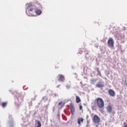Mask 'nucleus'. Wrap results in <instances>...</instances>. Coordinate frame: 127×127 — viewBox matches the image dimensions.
<instances>
[{
    "mask_svg": "<svg viewBox=\"0 0 127 127\" xmlns=\"http://www.w3.org/2000/svg\"><path fill=\"white\" fill-rule=\"evenodd\" d=\"M107 112L108 113H111L113 111L112 106L111 105H108L107 107Z\"/></svg>",
    "mask_w": 127,
    "mask_h": 127,
    "instance_id": "nucleus-8",
    "label": "nucleus"
},
{
    "mask_svg": "<svg viewBox=\"0 0 127 127\" xmlns=\"http://www.w3.org/2000/svg\"><path fill=\"white\" fill-rule=\"evenodd\" d=\"M107 44L109 47H114L115 43L113 38H109Z\"/></svg>",
    "mask_w": 127,
    "mask_h": 127,
    "instance_id": "nucleus-4",
    "label": "nucleus"
},
{
    "mask_svg": "<svg viewBox=\"0 0 127 127\" xmlns=\"http://www.w3.org/2000/svg\"><path fill=\"white\" fill-rule=\"evenodd\" d=\"M98 73H99L100 72L99 71V69H98Z\"/></svg>",
    "mask_w": 127,
    "mask_h": 127,
    "instance_id": "nucleus-18",
    "label": "nucleus"
},
{
    "mask_svg": "<svg viewBox=\"0 0 127 127\" xmlns=\"http://www.w3.org/2000/svg\"><path fill=\"white\" fill-rule=\"evenodd\" d=\"M108 93L109 94V95L112 97H115L116 96V93L115 92L112 90V89H110L108 90Z\"/></svg>",
    "mask_w": 127,
    "mask_h": 127,
    "instance_id": "nucleus-6",
    "label": "nucleus"
},
{
    "mask_svg": "<svg viewBox=\"0 0 127 127\" xmlns=\"http://www.w3.org/2000/svg\"><path fill=\"white\" fill-rule=\"evenodd\" d=\"M63 102H60V103H59L58 105L60 106L62 105L63 104Z\"/></svg>",
    "mask_w": 127,
    "mask_h": 127,
    "instance_id": "nucleus-16",
    "label": "nucleus"
},
{
    "mask_svg": "<svg viewBox=\"0 0 127 127\" xmlns=\"http://www.w3.org/2000/svg\"><path fill=\"white\" fill-rule=\"evenodd\" d=\"M37 123H38V126H37L36 127H41L42 125L41 123L39 121H37Z\"/></svg>",
    "mask_w": 127,
    "mask_h": 127,
    "instance_id": "nucleus-14",
    "label": "nucleus"
},
{
    "mask_svg": "<svg viewBox=\"0 0 127 127\" xmlns=\"http://www.w3.org/2000/svg\"><path fill=\"white\" fill-rule=\"evenodd\" d=\"M58 81L63 82L65 80V77L62 74H59L57 77Z\"/></svg>",
    "mask_w": 127,
    "mask_h": 127,
    "instance_id": "nucleus-5",
    "label": "nucleus"
},
{
    "mask_svg": "<svg viewBox=\"0 0 127 127\" xmlns=\"http://www.w3.org/2000/svg\"><path fill=\"white\" fill-rule=\"evenodd\" d=\"M79 110H82L83 107H82V106L81 105L79 106Z\"/></svg>",
    "mask_w": 127,
    "mask_h": 127,
    "instance_id": "nucleus-15",
    "label": "nucleus"
},
{
    "mask_svg": "<svg viewBox=\"0 0 127 127\" xmlns=\"http://www.w3.org/2000/svg\"><path fill=\"white\" fill-rule=\"evenodd\" d=\"M83 119L82 118H79L77 120V123L78 125H80L81 124V123H83Z\"/></svg>",
    "mask_w": 127,
    "mask_h": 127,
    "instance_id": "nucleus-11",
    "label": "nucleus"
},
{
    "mask_svg": "<svg viewBox=\"0 0 127 127\" xmlns=\"http://www.w3.org/2000/svg\"><path fill=\"white\" fill-rule=\"evenodd\" d=\"M126 124V123H124V127H127V125H125Z\"/></svg>",
    "mask_w": 127,
    "mask_h": 127,
    "instance_id": "nucleus-17",
    "label": "nucleus"
},
{
    "mask_svg": "<svg viewBox=\"0 0 127 127\" xmlns=\"http://www.w3.org/2000/svg\"><path fill=\"white\" fill-rule=\"evenodd\" d=\"M35 13L38 15H40L42 13V11L40 9H38L37 7H36V9L35 10Z\"/></svg>",
    "mask_w": 127,
    "mask_h": 127,
    "instance_id": "nucleus-9",
    "label": "nucleus"
},
{
    "mask_svg": "<svg viewBox=\"0 0 127 127\" xmlns=\"http://www.w3.org/2000/svg\"><path fill=\"white\" fill-rule=\"evenodd\" d=\"M95 102L97 104V106L99 108L102 109L105 106V103L103 99L98 98L95 100Z\"/></svg>",
    "mask_w": 127,
    "mask_h": 127,
    "instance_id": "nucleus-2",
    "label": "nucleus"
},
{
    "mask_svg": "<svg viewBox=\"0 0 127 127\" xmlns=\"http://www.w3.org/2000/svg\"><path fill=\"white\" fill-rule=\"evenodd\" d=\"M75 101L77 103H79L81 102V99H80L79 97L76 96L75 97Z\"/></svg>",
    "mask_w": 127,
    "mask_h": 127,
    "instance_id": "nucleus-12",
    "label": "nucleus"
},
{
    "mask_svg": "<svg viewBox=\"0 0 127 127\" xmlns=\"http://www.w3.org/2000/svg\"><path fill=\"white\" fill-rule=\"evenodd\" d=\"M26 5H27V14L29 16H33V13L35 12V10L36 9V5L30 3H27Z\"/></svg>",
    "mask_w": 127,
    "mask_h": 127,
    "instance_id": "nucleus-1",
    "label": "nucleus"
},
{
    "mask_svg": "<svg viewBox=\"0 0 127 127\" xmlns=\"http://www.w3.org/2000/svg\"><path fill=\"white\" fill-rule=\"evenodd\" d=\"M70 111L71 113V115H74V112H75V108L73 105H70Z\"/></svg>",
    "mask_w": 127,
    "mask_h": 127,
    "instance_id": "nucleus-7",
    "label": "nucleus"
},
{
    "mask_svg": "<svg viewBox=\"0 0 127 127\" xmlns=\"http://www.w3.org/2000/svg\"><path fill=\"white\" fill-rule=\"evenodd\" d=\"M7 104V102H3V103H2V107L3 108H5Z\"/></svg>",
    "mask_w": 127,
    "mask_h": 127,
    "instance_id": "nucleus-13",
    "label": "nucleus"
},
{
    "mask_svg": "<svg viewBox=\"0 0 127 127\" xmlns=\"http://www.w3.org/2000/svg\"><path fill=\"white\" fill-rule=\"evenodd\" d=\"M13 127V126H10V127Z\"/></svg>",
    "mask_w": 127,
    "mask_h": 127,
    "instance_id": "nucleus-19",
    "label": "nucleus"
},
{
    "mask_svg": "<svg viewBox=\"0 0 127 127\" xmlns=\"http://www.w3.org/2000/svg\"><path fill=\"white\" fill-rule=\"evenodd\" d=\"M96 86L98 88H101L104 87V85L102 84V83L98 82L96 84Z\"/></svg>",
    "mask_w": 127,
    "mask_h": 127,
    "instance_id": "nucleus-10",
    "label": "nucleus"
},
{
    "mask_svg": "<svg viewBox=\"0 0 127 127\" xmlns=\"http://www.w3.org/2000/svg\"><path fill=\"white\" fill-rule=\"evenodd\" d=\"M92 121L95 124H99L100 122V119L98 116L95 115L93 117Z\"/></svg>",
    "mask_w": 127,
    "mask_h": 127,
    "instance_id": "nucleus-3",
    "label": "nucleus"
}]
</instances>
